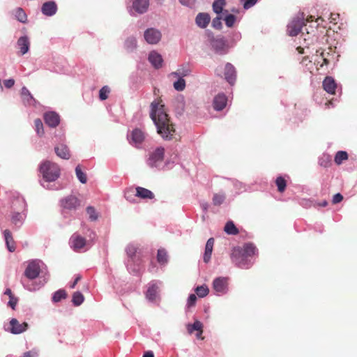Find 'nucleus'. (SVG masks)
<instances>
[{
	"instance_id": "32",
	"label": "nucleus",
	"mask_w": 357,
	"mask_h": 357,
	"mask_svg": "<svg viewBox=\"0 0 357 357\" xmlns=\"http://www.w3.org/2000/svg\"><path fill=\"white\" fill-rule=\"evenodd\" d=\"M54 151L56 154L63 159H68L70 156L68 146L63 144L55 146Z\"/></svg>"
},
{
	"instance_id": "60",
	"label": "nucleus",
	"mask_w": 357,
	"mask_h": 357,
	"mask_svg": "<svg viewBox=\"0 0 357 357\" xmlns=\"http://www.w3.org/2000/svg\"><path fill=\"white\" fill-rule=\"evenodd\" d=\"M179 3L188 8H192L196 2V0H178Z\"/></svg>"
},
{
	"instance_id": "59",
	"label": "nucleus",
	"mask_w": 357,
	"mask_h": 357,
	"mask_svg": "<svg viewBox=\"0 0 357 357\" xmlns=\"http://www.w3.org/2000/svg\"><path fill=\"white\" fill-rule=\"evenodd\" d=\"M258 0H245L243 3V8L248 10L255 6Z\"/></svg>"
},
{
	"instance_id": "6",
	"label": "nucleus",
	"mask_w": 357,
	"mask_h": 357,
	"mask_svg": "<svg viewBox=\"0 0 357 357\" xmlns=\"http://www.w3.org/2000/svg\"><path fill=\"white\" fill-rule=\"evenodd\" d=\"M60 202L62 207V214L65 217L68 215H72V213H74L81 204L80 200L74 195L67 196L61 199Z\"/></svg>"
},
{
	"instance_id": "11",
	"label": "nucleus",
	"mask_w": 357,
	"mask_h": 357,
	"mask_svg": "<svg viewBox=\"0 0 357 357\" xmlns=\"http://www.w3.org/2000/svg\"><path fill=\"white\" fill-rule=\"evenodd\" d=\"M162 282L160 280H152L148 284L147 290L145 293L146 298L150 302L155 301L160 291Z\"/></svg>"
},
{
	"instance_id": "2",
	"label": "nucleus",
	"mask_w": 357,
	"mask_h": 357,
	"mask_svg": "<svg viewBox=\"0 0 357 357\" xmlns=\"http://www.w3.org/2000/svg\"><path fill=\"white\" fill-rule=\"evenodd\" d=\"M39 172L43 176L40 183L44 188L58 190L63 188L59 182H56L61 174L60 168L57 164L49 160L43 161L39 166Z\"/></svg>"
},
{
	"instance_id": "64",
	"label": "nucleus",
	"mask_w": 357,
	"mask_h": 357,
	"mask_svg": "<svg viewBox=\"0 0 357 357\" xmlns=\"http://www.w3.org/2000/svg\"><path fill=\"white\" fill-rule=\"evenodd\" d=\"M14 84H15V80L12 78L6 79L4 81V86L8 89L11 88L12 86H13Z\"/></svg>"
},
{
	"instance_id": "48",
	"label": "nucleus",
	"mask_w": 357,
	"mask_h": 357,
	"mask_svg": "<svg viewBox=\"0 0 357 357\" xmlns=\"http://www.w3.org/2000/svg\"><path fill=\"white\" fill-rule=\"evenodd\" d=\"M110 92H111V89L108 86L105 85V86H102L99 90V94H98L99 99L100 100H105L106 99L108 98V96H109V94L110 93Z\"/></svg>"
},
{
	"instance_id": "8",
	"label": "nucleus",
	"mask_w": 357,
	"mask_h": 357,
	"mask_svg": "<svg viewBox=\"0 0 357 357\" xmlns=\"http://www.w3.org/2000/svg\"><path fill=\"white\" fill-rule=\"evenodd\" d=\"M211 50L218 55H225L230 51L226 37L218 35L217 38L210 44Z\"/></svg>"
},
{
	"instance_id": "37",
	"label": "nucleus",
	"mask_w": 357,
	"mask_h": 357,
	"mask_svg": "<svg viewBox=\"0 0 357 357\" xmlns=\"http://www.w3.org/2000/svg\"><path fill=\"white\" fill-rule=\"evenodd\" d=\"M126 252L128 256L127 260H133L140 258L137 253V248L133 244H129L126 248Z\"/></svg>"
},
{
	"instance_id": "33",
	"label": "nucleus",
	"mask_w": 357,
	"mask_h": 357,
	"mask_svg": "<svg viewBox=\"0 0 357 357\" xmlns=\"http://www.w3.org/2000/svg\"><path fill=\"white\" fill-rule=\"evenodd\" d=\"M21 96L23 100V102L25 105H34L36 102V100L33 98V96L31 94L29 91L26 86H23L21 90Z\"/></svg>"
},
{
	"instance_id": "5",
	"label": "nucleus",
	"mask_w": 357,
	"mask_h": 357,
	"mask_svg": "<svg viewBox=\"0 0 357 357\" xmlns=\"http://www.w3.org/2000/svg\"><path fill=\"white\" fill-rule=\"evenodd\" d=\"M165 149L162 146L157 147L149 153L146 160V165L152 169L161 170L167 164H164Z\"/></svg>"
},
{
	"instance_id": "28",
	"label": "nucleus",
	"mask_w": 357,
	"mask_h": 357,
	"mask_svg": "<svg viewBox=\"0 0 357 357\" xmlns=\"http://www.w3.org/2000/svg\"><path fill=\"white\" fill-rule=\"evenodd\" d=\"M135 196L138 197L141 199H152L154 198V194L149 190L142 188V187H137L135 188Z\"/></svg>"
},
{
	"instance_id": "27",
	"label": "nucleus",
	"mask_w": 357,
	"mask_h": 357,
	"mask_svg": "<svg viewBox=\"0 0 357 357\" xmlns=\"http://www.w3.org/2000/svg\"><path fill=\"white\" fill-rule=\"evenodd\" d=\"M213 245L214 238H208L206 243L205 250L203 256V260L205 263H208L211 260Z\"/></svg>"
},
{
	"instance_id": "63",
	"label": "nucleus",
	"mask_w": 357,
	"mask_h": 357,
	"mask_svg": "<svg viewBox=\"0 0 357 357\" xmlns=\"http://www.w3.org/2000/svg\"><path fill=\"white\" fill-rule=\"evenodd\" d=\"M343 199V196L340 193L335 194L333 197V203H340Z\"/></svg>"
},
{
	"instance_id": "56",
	"label": "nucleus",
	"mask_w": 357,
	"mask_h": 357,
	"mask_svg": "<svg viewBox=\"0 0 357 357\" xmlns=\"http://www.w3.org/2000/svg\"><path fill=\"white\" fill-rule=\"evenodd\" d=\"M197 301V296L194 294H190L187 301V307H191L194 306Z\"/></svg>"
},
{
	"instance_id": "19",
	"label": "nucleus",
	"mask_w": 357,
	"mask_h": 357,
	"mask_svg": "<svg viewBox=\"0 0 357 357\" xmlns=\"http://www.w3.org/2000/svg\"><path fill=\"white\" fill-rule=\"evenodd\" d=\"M57 10V5L54 1H46L41 7L42 13L48 17L54 15L56 13Z\"/></svg>"
},
{
	"instance_id": "47",
	"label": "nucleus",
	"mask_w": 357,
	"mask_h": 357,
	"mask_svg": "<svg viewBox=\"0 0 357 357\" xmlns=\"http://www.w3.org/2000/svg\"><path fill=\"white\" fill-rule=\"evenodd\" d=\"M15 17L16 19L22 22L25 23L27 20V16L25 13L24 10L22 8H17L15 10Z\"/></svg>"
},
{
	"instance_id": "16",
	"label": "nucleus",
	"mask_w": 357,
	"mask_h": 357,
	"mask_svg": "<svg viewBox=\"0 0 357 357\" xmlns=\"http://www.w3.org/2000/svg\"><path fill=\"white\" fill-rule=\"evenodd\" d=\"M225 79L230 84L234 85L236 79V70L231 63H227L224 71Z\"/></svg>"
},
{
	"instance_id": "21",
	"label": "nucleus",
	"mask_w": 357,
	"mask_h": 357,
	"mask_svg": "<svg viewBox=\"0 0 357 357\" xmlns=\"http://www.w3.org/2000/svg\"><path fill=\"white\" fill-rule=\"evenodd\" d=\"M227 103V96L223 93H220L213 99V108L216 111H222L226 107Z\"/></svg>"
},
{
	"instance_id": "23",
	"label": "nucleus",
	"mask_w": 357,
	"mask_h": 357,
	"mask_svg": "<svg viewBox=\"0 0 357 357\" xmlns=\"http://www.w3.org/2000/svg\"><path fill=\"white\" fill-rule=\"evenodd\" d=\"M149 6V0H133L132 1V8L139 14L145 13L148 10Z\"/></svg>"
},
{
	"instance_id": "36",
	"label": "nucleus",
	"mask_w": 357,
	"mask_h": 357,
	"mask_svg": "<svg viewBox=\"0 0 357 357\" xmlns=\"http://www.w3.org/2000/svg\"><path fill=\"white\" fill-rule=\"evenodd\" d=\"M202 327L203 324L201 321L196 320L193 324H189L187 326V329L189 333H192L193 331H197L199 333L197 336L199 337L200 335L202 333Z\"/></svg>"
},
{
	"instance_id": "26",
	"label": "nucleus",
	"mask_w": 357,
	"mask_h": 357,
	"mask_svg": "<svg viewBox=\"0 0 357 357\" xmlns=\"http://www.w3.org/2000/svg\"><path fill=\"white\" fill-rule=\"evenodd\" d=\"M227 38V44L231 49L234 48L237 43L241 39V33L238 31H233L228 34Z\"/></svg>"
},
{
	"instance_id": "1",
	"label": "nucleus",
	"mask_w": 357,
	"mask_h": 357,
	"mask_svg": "<svg viewBox=\"0 0 357 357\" xmlns=\"http://www.w3.org/2000/svg\"><path fill=\"white\" fill-rule=\"evenodd\" d=\"M150 107V116L157 128L158 133L165 140L172 139L175 130L165 109V105L155 100L151 103Z\"/></svg>"
},
{
	"instance_id": "50",
	"label": "nucleus",
	"mask_w": 357,
	"mask_h": 357,
	"mask_svg": "<svg viewBox=\"0 0 357 357\" xmlns=\"http://www.w3.org/2000/svg\"><path fill=\"white\" fill-rule=\"evenodd\" d=\"M275 183L280 192H283L285 190L287 182L282 176H278L275 180Z\"/></svg>"
},
{
	"instance_id": "40",
	"label": "nucleus",
	"mask_w": 357,
	"mask_h": 357,
	"mask_svg": "<svg viewBox=\"0 0 357 357\" xmlns=\"http://www.w3.org/2000/svg\"><path fill=\"white\" fill-rule=\"evenodd\" d=\"M157 261L160 264H165L167 263L168 257L167 253L165 249L160 248L158 250Z\"/></svg>"
},
{
	"instance_id": "24",
	"label": "nucleus",
	"mask_w": 357,
	"mask_h": 357,
	"mask_svg": "<svg viewBox=\"0 0 357 357\" xmlns=\"http://www.w3.org/2000/svg\"><path fill=\"white\" fill-rule=\"evenodd\" d=\"M211 21V17L207 13H199L195 17V23L201 29H205Z\"/></svg>"
},
{
	"instance_id": "18",
	"label": "nucleus",
	"mask_w": 357,
	"mask_h": 357,
	"mask_svg": "<svg viewBox=\"0 0 357 357\" xmlns=\"http://www.w3.org/2000/svg\"><path fill=\"white\" fill-rule=\"evenodd\" d=\"M142 261L141 258H137L133 260H127L126 262V265L128 271L130 273L137 275L140 274L142 269Z\"/></svg>"
},
{
	"instance_id": "39",
	"label": "nucleus",
	"mask_w": 357,
	"mask_h": 357,
	"mask_svg": "<svg viewBox=\"0 0 357 357\" xmlns=\"http://www.w3.org/2000/svg\"><path fill=\"white\" fill-rule=\"evenodd\" d=\"M224 231L229 235H236L239 232L238 229L231 220L228 221L225 224Z\"/></svg>"
},
{
	"instance_id": "29",
	"label": "nucleus",
	"mask_w": 357,
	"mask_h": 357,
	"mask_svg": "<svg viewBox=\"0 0 357 357\" xmlns=\"http://www.w3.org/2000/svg\"><path fill=\"white\" fill-rule=\"evenodd\" d=\"M26 218V213L13 212L11 216V222L17 228H20L24 223Z\"/></svg>"
},
{
	"instance_id": "13",
	"label": "nucleus",
	"mask_w": 357,
	"mask_h": 357,
	"mask_svg": "<svg viewBox=\"0 0 357 357\" xmlns=\"http://www.w3.org/2000/svg\"><path fill=\"white\" fill-rule=\"evenodd\" d=\"M86 244V240L76 233L73 234L69 240L70 248L75 251H79L84 248Z\"/></svg>"
},
{
	"instance_id": "42",
	"label": "nucleus",
	"mask_w": 357,
	"mask_h": 357,
	"mask_svg": "<svg viewBox=\"0 0 357 357\" xmlns=\"http://www.w3.org/2000/svg\"><path fill=\"white\" fill-rule=\"evenodd\" d=\"M226 195L225 193H215L213 196L212 202L214 206H220L225 202Z\"/></svg>"
},
{
	"instance_id": "34",
	"label": "nucleus",
	"mask_w": 357,
	"mask_h": 357,
	"mask_svg": "<svg viewBox=\"0 0 357 357\" xmlns=\"http://www.w3.org/2000/svg\"><path fill=\"white\" fill-rule=\"evenodd\" d=\"M174 105L175 107L176 112L179 115L183 114L185 109L184 97L183 96H178L174 102Z\"/></svg>"
},
{
	"instance_id": "45",
	"label": "nucleus",
	"mask_w": 357,
	"mask_h": 357,
	"mask_svg": "<svg viewBox=\"0 0 357 357\" xmlns=\"http://www.w3.org/2000/svg\"><path fill=\"white\" fill-rule=\"evenodd\" d=\"M86 211L87 215H89V219L91 221H96L98 218V213H97L96 208L93 206H89L86 208Z\"/></svg>"
},
{
	"instance_id": "46",
	"label": "nucleus",
	"mask_w": 357,
	"mask_h": 357,
	"mask_svg": "<svg viewBox=\"0 0 357 357\" xmlns=\"http://www.w3.org/2000/svg\"><path fill=\"white\" fill-rule=\"evenodd\" d=\"M195 292L199 298H204L208 295L209 289L206 285L203 284L197 287L195 289Z\"/></svg>"
},
{
	"instance_id": "53",
	"label": "nucleus",
	"mask_w": 357,
	"mask_h": 357,
	"mask_svg": "<svg viewBox=\"0 0 357 357\" xmlns=\"http://www.w3.org/2000/svg\"><path fill=\"white\" fill-rule=\"evenodd\" d=\"M223 20L227 27H232L236 20V17L233 14H227Z\"/></svg>"
},
{
	"instance_id": "3",
	"label": "nucleus",
	"mask_w": 357,
	"mask_h": 357,
	"mask_svg": "<svg viewBox=\"0 0 357 357\" xmlns=\"http://www.w3.org/2000/svg\"><path fill=\"white\" fill-rule=\"evenodd\" d=\"M44 263L39 259H33L28 263V265L24 271V275L29 280L28 281H22V284L25 289L30 291L38 290L47 282V279L44 278L43 282L35 283L33 280L39 277H45L43 275V268L45 267Z\"/></svg>"
},
{
	"instance_id": "12",
	"label": "nucleus",
	"mask_w": 357,
	"mask_h": 357,
	"mask_svg": "<svg viewBox=\"0 0 357 357\" xmlns=\"http://www.w3.org/2000/svg\"><path fill=\"white\" fill-rule=\"evenodd\" d=\"M127 138L132 145L139 147L144 140V133L139 128L134 129L130 135H128Z\"/></svg>"
},
{
	"instance_id": "55",
	"label": "nucleus",
	"mask_w": 357,
	"mask_h": 357,
	"mask_svg": "<svg viewBox=\"0 0 357 357\" xmlns=\"http://www.w3.org/2000/svg\"><path fill=\"white\" fill-rule=\"evenodd\" d=\"M84 234L89 238L88 241H94L96 238V234L94 231L91 230L89 228L86 229V231H84Z\"/></svg>"
},
{
	"instance_id": "35",
	"label": "nucleus",
	"mask_w": 357,
	"mask_h": 357,
	"mask_svg": "<svg viewBox=\"0 0 357 357\" xmlns=\"http://www.w3.org/2000/svg\"><path fill=\"white\" fill-rule=\"evenodd\" d=\"M226 5L225 0H215L213 3L212 8L214 13L218 15L223 13L224 7ZM227 10H225L224 13H227Z\"/></svg>"
},
{
	"instance_id": "15",
	"label": "nucleus",
	"mask_w": 357,
	"mask_h": 357,
	"mask_svg": "<svg viewBox=\"0 0 357 357\" xmlns=\"http://www.w3.org/2000/svg\"><path fill=\"white\" fill-rule=\"evenodd\" d=\"M29 325L26 322L20 323L15 318L10 321L9 331L13 334H20L28 329Z\"/></svg>"
},
{
	"instance_id": "43",
	"label": "nucleus",
	"mask_w": 357,
	"mask_h": 357,
	"mask_svg": "<svg viewBox=\"0 0 357 357\" xmlns=\"http://www.w3.org/2000/svg\"><path fill=\"white\" fill-rule=\"evenodd\" d=\"M347 159V153L344 151H339L336 153L334 160L337 165H340L342 163L344 160H346Z\"/></svg>"
},
{
	"instance_id": "52",
	"label": "nucleus",
	"mask_w": 357,
	"mask_h": 357,
	"mask_svg": "<svg viewBox=\"0 0 357 357\" xmlns=\"http://www.w3.org/2000/svg\"><path fill=\"white\" fill-rule=\"evenodd\" d=\"M34 126H35V130H36L37 135L40 137L43 135L44 129H43V124L42 121L40 119H36L34 121Z\"/></svg>"
},
{
	"instance_id": "9",
	"label": "nucleus",
	"mask_w": 357,
	"mask_h": 357,
	"mask_svg": "<svg viewBox=\"0 0 357 357\" xmlns=\"http://www.w3.org/2000/svg\"><path fill=\"white\" fill-rule=\"evenodd\" d=\"M305 25L303 14L298 15L294 17L288 24L287 31L290 36H297Z\"/></svg>"
},
{
	"instance_id": "51",
	"label": "nucleus",
	"mask_w": 357,
	"mask_h": 357,
	"mask_svg": "<svg viewBox=\"0 0 357 357\" xmlns=\"http://www.w3.org/2000/svg\"><path fill=\"white\" fill-rule=\"evenodd\" d=\"M178 79L174 82V88L177 91H182L185 88V81L183 78L178 77Z\"/></svg>"
},
{
	"instance_id": "57",
	"label": "nucleus",
	"mask_w": 357,
	"mask_h": 357,
	"mask_svg": "<svg viewBox=\"0 0 357 357\" xmlns=\"http://www.w3.org/2000/svg\"><path fill=\"white\" fill-rule=\"evenodd\" d=\"M135 192L132 189L127 190L125 192V198L130 202H134L132 196H135Z\"/></svg>"
},
{
	"instance_id": "54",
	"label": "nucleus",
	"mask_w": 357,
	"mask_h": 357,
	"mask_svg": "<svg viewBox=\"0 0 357 357\" xmlns=\"http://www.w3.org/2000/svg\"><path fill=\"white\" fill-rule=\"evenodd\" d=\"M222 17L220 15H218L213 18L211 23L212 27L217 30H221L222 29Z\"/></svg>"
},
{
	"instance_id": "49",
	"label": "nucleus",
	"mask_w": 357,
	"mask_h": 357,
	"mask_svg": "<svg viewBox=\"0 0 357 357\" xmlns=\"http://www.w3.org/2000/svg\"><path fill=\"white\" fill-rule=\"evenodd\" d=\"M75 174H76L77 178H78V180L79 181L80 183H82L83 184L86 183V181H87L86 175L84 172H82L79 165H77L75 167Z\"/></svg>"
},
{
	"instance_id": "20",
	"label": "nucleus",
	"mask_w": 357,
	"mask_h": 357,
	"mask_svg": "<svg viewBox=\"0 0 357 357\" xmlns=\"http://www.w3.org/2000/svg\"><path fill=\"white\" fill-rule=\"evenodd\" d=\"M11 208L14 211H24L26 208L24 198L18 193L14 194L11 202Z\"/></svg>"
},
{
	"instance_id": "38",
	"label": "nucleus",
	"mask_w": 357,
	"mask_h": 357,
	"mask_svg": "<svg viewBox=\"0 0 357 357\" xmlns=\"http://www.w3.org/2000/svg\"><path fill=\"white\" fill-rule=\"evenodd\" d=\"M67 293L63 289H60L53 293L52 301L54 303L60 302L61 300L66 298Z\"/></svg>"
},
{
	"instance_id": "61",
	"label": "nucleus",
	"mask_w": 357,
	"mask_h": 357,
	"mask_svg": "<svg viewBox=\"0 0 357 357\" xmlns=\"http://www.w3.org/2000/svg\"><path fill=\"white\" fill-rule=\"evenodd\" d=\"M10 300L8 303V306H10L13 310H14L17 305L18 299L13 296L9 297Z\"/></svg>"
},
{
	"instance_id": "7",
	"label": "nucleus",
	"mask_w": 357,
	"mask_h": 357,
	"mask_svg": "<svg viewBox=\"0 0 357 357\" xmlns=\"http://www.w3.org/2000/svg\"><path fill=\"white\" fill-rule=\"evenodd\" d=\"M229 278L218 277L215 278L212 282V289L215 295L222 296L229 292Z\"/></svg>"
},
{
	"instance_id": "25",
	"label": "nucleus",
	"mask_w": 357,
	"mask_h": 357,
	"mask_svg": "<svg viewBox=\"0 0 357 357\" xmlns=\"http://www.w3.org/2000/svg\"><path fill=\"white\" fill-rule=\"evenodd\" d=\"M324 89L328 93L334 94L337 89V84L332 77H326L322 83Z\"/></svg>"
},
{
	"instance_id": "30",
	"label": "nucleus",
	"mask_w": 357,
	"mask_h": 357,
	"mask_svg": "<svg viewBox=\"0 0 357 357\" xmlns=\"http://www.w3.org/2000/svg\"><path fill=\"white\" fill-rule=\"evenodd\" d=\"M124 48L128 53L134 52L137 48V41L135 37L130 36L124 42Z\"/></svg>"
},
{
	"instance_id": "44",
	"label": "nucleus",
	"mask_w": 357,
	"mask_h": 357,
	"mask_svg": "<svg viewBox=\"0 0 357 357\" xmlns=\"http://www.w3.org/2000/svg\"><path fill=\"white\" fill-rule=\"evenodd\" d=\"M191 73V70L186 67H181L178 68L176 72L172 73L174 77H180L183 78L184 77L188 76Z\"/></svg>"
},
{
	"instance_id": "17",
	"label": "nucleus",
	"mask_w": 357,
	"mask_h": 357,
	"mask_svg": "<svg viewBox=\"0 0 357 357\" xmlns=\"http://www.w3.org/2000/svg\"><path fill=\"white\" fill-rule=\"evenodd\" d=\"M17 48L19 50L18 55L26 54L30 49V40L27 36H23L18 38L16 44Z\"/></svg>"
},
{
	"instance_id": "14",
	"label": "nucleus",
	"mask_w": 357,
	"mask_h": 357,
	"mask_svg": "<svg viewBox=\"0 0 357 357\" xmlns=\"http://www.w3.org/2000/svg\"><path fill=\"white\" fill-rule=\"evenodd\" d=\"M45 123L50 128H56L60 123V116L53 111L46 112L43 114Z\"/></svg>"
},
{
	"instance_id": "10",
	"label": "nucleus",
	"mask_w": 357,
	"mask_h": 357,
	"mask_svg": "<svg viewBox=\"0 0 357 357\" xmlns=\"http://www.w3.org/2000/svg\"><path fill=\"white\" fill-rule=\"evenodd\" d=\"M145 41L150 45L158 44L162 38L161 31L155 28H148L144 32Z\"/></svg>"
},
{
	"instance_id": "31",
	"label": "nucleus",
	"mask_w": 357,
	"mask_h": 357,
	"mask_svg": "<svg viewBox=\"0 0 357 357\" xmlns=\"http://www.w3.org/2000/svg\"><path fill=\"white\" fill-rule=\"evenodd\" d=\"M3 236L7 249L9 252H13L15 250V246L11 232L8 229L4 230Z\"/></svg>"
},
{
	"instance_id": "41",
	"label": "nucleus",
	"mask_w": 357,
	"mask_h": 357,
	"mask_svg": "<svg viewBox=\"0 0 357 357\" xmlns=\"http://www.w3.org/2000/svg\"><path fill=\"white\" fill-rule=\"evenodd\" d=\"M84 301V297L80 291H76L73 294L72 303L74 306H79Z\"/></svg>"
},
{
	"instance_id": "22",
	"label": "nucleus",
	"mask_w": 357,
	"mask_h": 357,
	"mask_svg": "<svg viewBox=\"0 0 357 357\" xmlns=\"http://www.w3.org/2000/svg\"><path fill=\"white\" fill-rule=\"evenodd\" d=\"M148 60L155 69L162 68L163 59L160 54L156 51H151L149 54Z\"/></svg>"
},
{
	"instance_id": "58",
	"label": "nucleus",
	"mask_w": 357,
	"mask_h": 357,
	"mask_svg": "<svg viewBox=\"0 0 357 357\" xmlns=\"http://www.w3.org/2000/svg\"><path fill=\"white\" fill-rule=\"evenodd\" d=\"M206 36L207 37L209 45L213 43L217 38V36H215L214 33L211 30H206Z\"/></svg>"
},
{
	"instance_id": "4",
	"label": "nucleus",
	"mask_w": 357,
	"mask_h": 357,
	"mask_svg": "<svg viewBox=\"0 0 357 357\" xmlns=\"http://www.w3.org/2000/svg\"><path fill=\"white\" fill-rule=\"evenodd\" d=\"M257 252V249L253 243H246L243 247H237L233 249L231 259L237 267L248 269L253 265L252 257Z\"/></svg>"
},
{
	"instance_id": "62",
	"label": "nucleus",
	"mask_w": 357,
	"mask_h": 357,
	"mask_svg": "<svg viewBox=\"0 0 357 357\" xmlns=\"http://www.w3.org/2000/svg\"><path fill=\"white\" fill-rule=\"evenodd\" d=\"M340 15L338 13H330V16L328 17V20H330V22L336 24L337 20L339 18Z\"/></svg>"
}]
</instances>
